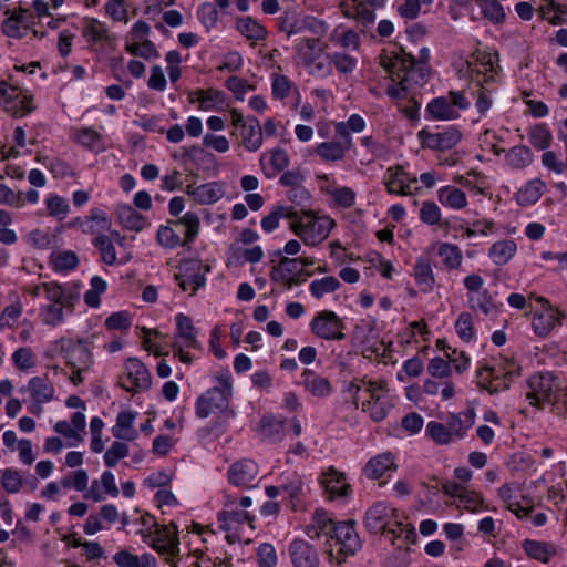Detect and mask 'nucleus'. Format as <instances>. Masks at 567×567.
<instances>
[{"label": "nucleus", "mask_w": 567, "mask_h": 567, "mask_svg": "<svg viewBox=\"0 0 567 567\" xmlns=\"http://www.w3.org/2000/svg\"><path fill=\"white\" fill-rule=\"evenodd\" d=\"M265 254L260 246L255 245L252 247L244 248L238 243H233L229 247V262L244 264L251 262L257 264L261 261Z\"/></svg>", "instance_id": "52"}, {"label": "nucleus", "mask_w": 567, "mask_h": 567, "mask_svg": "<svg viewBox=\"0 0 567 567\" xmlns=\"http://www.w3.org/2000/svg\"><path fill=\"white\" fill-rule=\"evenodd\" d=\"M260 165L268 177L275 176L288 167V153L282 148L270 150L261 155Z\"/></svg>", "instance_id": "43"}, {"label": "nucleus", "mask_w": 567, "mask_h": 567, "mask_svg": "<svg viewBox=\"0 0 567 567\" xmlns=\"http://www.w3.org/2000/svg\"><path fill=\"white\" fill-rule=\"evenodd\" d=\"M175 277L181 289L189 295H194L205 284L203 276L194 275V262L186 264L182 268V272Z\"/></svg>", "instance_id": "59"}, {"label": "nucleus", "mask_w": 567, "mask_h": 567, "mask_svg": "<svg viewBox=\"0 0 567 567\" xmlns=\"http://www.w3.org/2000/svg\"><path fill=\"white\" fill-rule=\"evenodd\" d=\"M360 548L361 542L354 528V523L351 520L337 523L326 544V551L330 560L337 564H341Z\"/></svg>", "instance_id": "7"}, {"label": "nucleus", "mask_w": 567, "mask_h": 567, "mask_svg": "<svg viewBox=\"0 0 567 567\" xmlns=\"http://www.w3.org/2000/svg\"><path fill=\"white\" fill-rule=\"evenodd\" d=\"M0 106L16 117H23L33 112L37 104L30 90L1 81Z\"/></svg>", "instance_id": "9"}, {"label": "nucleus", "mask_w": 567, "mask_h": 567, "mask_svg": "<svg viewBox=\"0 0 567 567\" xmlns=\"http://www.w3.org/2000/svg\"><path fill=\"white\" fill-rule=\"evenodd\" d=\"M189 101L204 112H219L227 106L225 93L216 89L195 90L190 93Z\"/></svg>", "instance_id": "30"}, {"label": "nucleus", "mask_w": 567, "mask_h": 567, "mask_svg": "<svg viewBox=\"0 0 567 567\" xmlns=\"http://www.w3.org/2000/svg\"><path fill=\"white\" fill-rule=\"evenodd\" d=\"M216 385L197 398L196 415L206 419L212 414L225 412L233 395V378L228 371L216 375Z\"/></svg>", "instance_id": "6"}, {"label": "nucleus", "mask_w": 567, "mask_h": 567, "mask_svg": "<svg viewBox=\"0 0 567 567\" xmlns=\"http://www.w3.org/2000/svg\"><path fill=\"white\" fill-rule=\"evenodd\" d=\"M29 393L31 399V412L40 415L43 405L56 399V390L47 374L32 377L29 379L25 388L21 389Z\"/></svg>", "instance_id": "18"}, {"label": "nucleus", "mask_w": 567, "mask_h": 567, "mask_svg": "<svg viewBox=\"0 0 567 567\" xmlns=\"http://www.w3.org/2000/svg\"><path fill=\"white\" fill-rule=\"evenodd\" d=\"M436 254L441 258L442 264L446 270H460L464 257L461 248L451 243L437 244Z\"/></svg>", "instance_id": "50"}, {"label": "nucleus", "mask_w": 567, "mask_h": 567, "mask_svg": "<svg viewBox=\"0 0 567 567\" xmlns=\"http://www.w3.org/2000/svg\"><path fill=\"white\" fill-rule=\"evenodd\" d=\"M115 215L118 223L128 230L141 231L146 225V218L128 204H118L115 207Z\"/></svg>", "instance_id": "45"}, {"label": "nucleus", "mask_w": 567, "mask_h": 567, "mask_svg": "<svg viewBox=\"0 0 567 567\" xmlns=\"http://www.w3.org/2000/svg\"><path fill=\"white\" fill-rule=\"evenodd\" d=\"M522 548L529 558L543 564L549 563L558 553V548L555 544L535 539H525L522 543Z\"/></svg>", "instance_id": "41"}, {"label": "nucleus", "mask_w": 567, "mask_h": 567, "mask_svg": "<svg viewBox=\"0 0 567 567\" xmlns=\"http://www.w3.org/2000/svg\"><path fill=\"white\" fill-rule=\"evenodd\" d=\"M517 492L518 487L515 484H505L498 489V495L509 511L515 513L517 517H524L528 514V509L518 504Z\"/></svg>", "instance_id": "61"}, {"label": "nucleus", "mask_w": 567, "mask_h": 567, "mask_svg": "<svg viewBox=\"0 0 567 567\" xmlns=\"http://www.w3.org/2000/svg\"><path fill=\"white\" fill-rule=\"evenodd\" d=\"M365 128V121L359 114H352L346 122L336 124L337 135L344 140L347 144L352 145V137L350 133H361Z\"/></svg>", "instance_id": "60"}, {"label": "nucleus", "mask_w": 567, "mask_h": 567, "mask_svg": "<svg viewBox=\"0 0 567 567\" xmlns=\"http://www.w3.org/2000/svg\"><path fill=\"white\" fill-rule=\"evenodd\" d=\"M403 513L391 507L384 502H377L365 513L364 524L371 533H395L396 527H402Z\"/></svg>", "instance_id": "10"}, {"label": "nucleus", "mask_w": 567, "mask_h": 567, "mask_svg": "<svg viewBox=\"0 0 567 567\" xmlns=\"http://www.w3.org/2000/svg\"><path fill=\"white\" fill-rule=\"evenodd\" d=\"M121 239L122 237L120 233L113 229L104 235H99L95 237L93 244L99 249L104 264L111 266L116 262L117 256L113 243H120Z\"/></svg>", "instance_id": "46"}, {"label": "nucleus", "mask_w": 567, "mask_h": 567, "mask_svg": "<svg viewBox=\"0 0 567 567\" xmlns=\"http://www.w3.org/2000/svg\"><path fill=\"white\" fill-rule=\"evenodd\" d=\"M288 554L293 567H319L317 550L303 539H295L289 544Z\"/></svg>", "instance_id": "32"}, {"label": "nucleus", "mask_w": 567, "mask_h": 567, "mask_svg": "<svg viewBox=\"0 0 567 567\" xmlns=\"http://www.w3.org/2000/svg\"><path fill=\"white\" fill-rule=\"evenodd\" d=\"M301 384L306 391L317 398H327L332 393L331 382L310 369L301 373Z\"/></svg>", "instance_id": "38"}, {"label": "nucleus", "mask_w": 567, "mask_h": 567, "mask_svg": "<svg viewBox=\"0 0 567 567\" xmlns=\"http://www.w3.org/2000/svg\"><path fill=\"white\" fill-rule=\"evenodd\" d=\"M326 50L327 44L318 38H300L293 45V60L305 66L322 58Z\"/></svg>", "instance_id": "28"}, {"label": "nucleus", "mask_w": 567, "mask_h": 567, "mask_svg": "<svg viewBox=\"0 0 567 567\" xmlns=\"http://www.w3.org/2000/svg\"><path fill=\"white\" fill-rule=\"evenodd\" d=\"M137 412L132 410H122L112 426L113 436L122 441H134L138 437V430L135 427Z\"/></svg>", "instance_id": "37"}, {"label": "nucleus", "mask_w": 567, "mask_h": 567, "mask_svg": "<svg viewBox=\"0 0 567 567\" xmlns=\"http://www.w3.org/2000/svg\"><path fill=\"white\" fill-rule=\"evenodd\" d=\"M11 361L14 369L24 374L34 372L38 365L37 354L29 347L17 348L11 354Z\"/></svg>", "instance_id": "53"}, {"label": "nucleus", "mask_w": 567, "mask_h": 567, "mask_svg": "<svg viewBox=\"0 0 567 567\" xmlns=\"http://www.w3.org/2000/svg\"><path fill=\"white\" fill-rule=\"evenodd\" d=\"M497 58L493 53L477 51L466 61L471 78L480 85L493 82L497 75Z\"/></svg>", "instance_id": "19"}, {"label": "nucleus", "mask_w": 567, "mask_h": 567, "mask_svg": "<svg viewBox=\"0 0 567 567\" xmlns=\"http://www.w3.org/2000/svg\"><path fill=\"white\" fill-rule=\"evenodd\" d=\"M395 457L391 452H383L371 457L364 466V474L370 480H379L396 471Z\"/></svg>", "instance_id": "35"}, {"label": "nucleus", "mask_w": 567, "mask_h": 567, "mask_svg": "<svg viewBox=\"0 0 567 567\" xmlns=\"http://www.w3.org/2000/svg\"><path fill=\"white\" fill-rule=\"evenodd\" d=\"M293 210L295 208L292 206L279 205L274 207L272 210L261 219V228L266 233H272L279 227L280 219H287L289 229L291 230Z\"/></svg>", "instance_id": "56"}, {"label": "nucleus", "mask_w": 567, "mask_h": 567, "mask_svg": "<svg viewBox=\"0 0 567 567\" xmlns=\"http://www.w3.org/2000/svg\"><path fill=\"white\" fill-rule=\"evenodd\" d=\"M417 178L409 174L401 166L389 167L384 174V185L390 194L409 196L416 187Z\"/></svg>", "instance_id": "26"}, {"label": "nucleus", "mask_w": 567, "mask_h": 567, "mask_svg": "<svg viewBox=\"0 0 567 567\" xmlns=\"http://www.w3.org/2000/svg\"><path fill=\"white\" fill-rule=\"evenodd\" d=\"M332 518L323 509H316L311 522L308 524L306 533L310 538H319L323 535H331L333 532Z\"/></svg>", "instance_id": "51"}, {"label": "nucleus", "mask_w": 567, "mask_h": 567, "mask_svg": "<svg viewBox=\"0 0 567 567\" xmlns=\"http://www.w3.org/2000/svg\"><path fill=\"white\" fill-rule=\"evenodd\" d=\"M462 134L455 126H449L440 132L421 130L417 138L425 148L445 151L454 147L461 141Z\"/></svg>", "instance_id": "25"}, {"label": "nucleus", "mask_w": 567, "mask_h": 567, "mask_svg": "<svg viewBox=\"0 0 567 567\" xmlns=\"http://www.w3.org/2000/svg\"><path fill=\"white\" fill-rule=\"evenodd\" d=\"M506 163L514 169H523L533 161V154L527 146L517 145L506 153Z\"/></svg>", "instance_id": "64"}, {"label": "nucleus", "mask_w": 567, "mask_h": 567, "mask_svg": "<svg viewBox=\"0 0 567 567\" xmlns=\"http://www.w3.org/2000/svg\"><path fill=\"white\" fill-rule=\"evenodd\" d=\"M437 200L444 207L454 210H462L468 205L465 192L453 185L439 188Z\"/></svg>", "instance_id": "49"}, {"label": "nucleus", "mask_w": 567, "mask_h": 567, "mask_svg": "<svg viewBox=\"0 0 567 567\" xmlns=\"http://www.w3.org/2000/svg\"><path fill=\"white\" fill-rule=\"evenodd\" d=\"M43 204L48 216L56 220L65 219L71 210L69 200L55 193L47 194Z\"/></svg>", "instance_id": "57"}, {"label": "nucleus", "mask_w": 567, "mask_h": 567, "mask_svg": "<svg viewBox=\"0 0 567 567\" xmlns=\"http://www.w3.org/2000/svg\"><path fill=\"white\" fill-rule=\"evenodd\" d=\"M546 189V183L540 178L528 181L515 194V199L519 206H530L536 204Z\"/></svg>", "instance_id": "48"}, {"label": "nucleus", "mask_w": 567, "mask_h": 567, "mask_svg": "<svg viewBox=\"0 0 567 567\" xmlns=\"http://www.w3.org/2000/svg\"><path fill=\"white\" fill-rule=\"evenodd\" d=\"M369 399L361 402V409L368 413L374 422L383 421L394 406L393 396L390 394L388 383L377 380L367 388Z\"/></svg>", "instance_id": "11"}, {"label": "nucleus", "mask_w": 567, "mask_h": 567, "mask_svg": "<svg viewBox=\"0 0 567 567\" xmlns=\"http://www.w3.org/2000/svg\"><path fill=\"white\" fill-rule=\"evenodd\" d=\"M259 468L255 461L244 458L235 462L228 470V480L231 484L240 487L252 486Z\"/></svg>", "instance_id": "34"}, {"label": "nucleus", "mask_w": 567, "mask_h": 567, "mask_svg": "<svg viewBox=\"0 0 567 567\" xmlns=\"http://www.w3.org/2000/svg\"><path fill=\"white\" fill-rule=\"evenodd\" d=\"M322 27L317 19L295 12H286L279 19V30L288 38L306 32L319 33Z\"/></svg>", "instance_id": "23"}, {"label": "nucleus", "mask_w": 567, "mask_h": 567, "mask_svg": "<svg viewBox=\"0 0 567 567\" xmlns=\"http://www.w3.org/2000/svg\"><path fill=\"white\" fill-rule=\"evenodd\" d=\"M271 280L286 287L292 288L301 282L302 265L296 258H281L271 270Z\"/></svg>", "instance_id": "27"}, {"label": "nucleus", "mask_w": 567, "mask_h": 567, "mask_svg": "<svg viewBox=\"0 0 567 567\" xmlns=\"http://www.w3.org/2000/svg\"><path fill=\"white\" fill-rule=\"evenodd\" d=\"M64 292L66 293V302L61 301H49V303H43L39 309V319L42 324L47 327H58L60 326L68 312H72L75 302L79 299V295L73 288L65 284Z\"/></svg>", "instance_id": "17"}, {"label": "nucleus", "mask_w": 567, "mask_h": 567, "mask_svg": "<svg viewBox=\"0 0 567 567\" xmlns=\"http://www.w3.org/2000/svg\"><path fill=\"white\" fill-rule=\"evenodd\" d=\"M151 374L146 365L136 358H130L125 363V372L121 379L122 386L128 392H140L151 386Z\"/></svg>", "instance_id": "21"}, {"label": "nucleus", "mask_w": 567, "mask_h": 567, "mask_svg": "<svg viewBox=\"0 0 567 567\" xmlns=\"http://www.w3.org/2000/svg\"><path fill=\"white\" fill-rule=\"evenodd\" d=\"M475 411L473 409H467L457 414H450L446 417V429L453 442L463 440L466 436L467 431L475 423Z\"/></svg>", "instance_id": "36"}, {"label": "nucleus", "mask_w": 567, "mask_h": 567, "mask_svg": "<svg viewBox=\"0 0 567 567\" xmlns=\"http://www.w3.org/2000/svg\"><path fill=\"white\" fill-rule=\"evenodd\" d=\"M471 309L488 316L496 312V305L487 289L467 296Z\"/></svg>", "instance_id": "63"}, {"label": "nucleus", "mask_w": 567, "mask_h": 567, "mask_svg": "<svg viewBox=\"0 0 567 567\" xmlns=\"http://www.w3.org/2000/svg\"><path fill=\"white\" fill-rule=\"evenodd\" d=\"M470 105L463 92L451 91L447 95L433 99L426 106V113L435 121H452L458 118L460 112Z\"/></svg>", "instance_id": "12"}, {"label": "nucleus", "mask_w": 567, "mask_h": 567, "mask_svg": "<svg viewBox=\"0 0 567 567\" xmlns=\"http://www.w3.org/2000/svg\"><path fill=\"white\" fill-rule=\"evenodd\" d=\"M443 493L456 499V507L476 513L487 507L481 493L470 489L457 483H446L443 485Z\"/></svg>", "instance_id": "22"}, {"label": "nucleus", "mask_w": 567, "mask_h": 567, "mask_svg": "<svg viewBox=\"0 0 567 567\" xmlns=\"http://www.w3.org/2000/svg\"><path fill=\"white\" fill-rule=\"evenodd\" d=\"M344 324L336 312L322 310L310 322V330L317 337L324 340H343Z\"/></svg>", "instance_id": "20"}, {"label": "nucleus", "mask_w": 567, "mask_h": 567, "mask_svg": "<svg viewBox=\"0 0 567 567\" xmlns=\"http://www.w3.org/2000/svg\"><path fill=\"white\" fill-rule=\"evenodd\" d=\"M380 63L390 76L386 93L394 100L409 99L424 78L422 68L416 66L414 59L404 52L385 50Z\"/></svg>", "instance_id": "1"}, {"label": "nucleus", "mask_w": 567, "mask_h": 567, "mask_svg": "<svg viewBox=\"0 0 567 567\" xmlns=\"http://www.w3.org/2000/svg\"><path fill=\"white\" fill-rule=\"evenodd\" d=\"M120 489L115 483V476L111 471H104L100 478L91 482V486L84 494V497L93 502H102L107 496L117 497Z\"/></svg>", "instance_id": "31"}, {"label": "nucleus", "mask_w": 567, "mask_h": 567, "mask_svg": "<svg viewBox=\"0 0 567 567\" xmlns=\"http://www.w3.org/2000/svg\"><path fill=\"white\" fill-rule=\"evenodd\" d=\"M520 365L513 355H493L476 373L480 388L489 393H497L511 386V383L519 377Z\"/></svg>", "instance_id": "3"}, {"label": "nucleus", "mask_w": 567, "mask_h": 567, "mask_svg": "<svg viewBox=\"0 0 567 567\" xmlns=\"http://www.w3.org/2000/svg\"><path fill=\"white\" fill-rule=\"evenodd\" d=\"M539 308L535 309L530 320L533 332L540 338L548 337L555 328L559 327L566 313L554 307L546 298H537Z\"/></svg>", "instance_id": "15"}, {"label": "nucleus", "mask_w": 567, "mask_h": 567, "mask_svg": "<svg viewBox=\"0 0 567 567\" xmlns=\"http://www.w3.org/2000/svg\"><path fill=\"white\" fill-rule=\"evenodd\" d=\"M65 284H59L56 281H45L38 285H29L25 287L27 293L33 298H38L44 295L48 301H61L66 302V293L64 292Z\"/></svg>", "instance_id": "42"}, {"label": "nucleus", "mask_w": 567, "mask_h": 567, "mask_svg": "<svg viewBox=\"0 0 567 567\" xmlns=\"http://www.w3.org/2000/svg\"><path fill=\"white\" fill-rule=\"evenodd\" d=\"M453 182L465 188L472 195L488 194L489 185L486 176L476 171H470L465 174H456L453 176Z\"/></svg>", "instance_id": "39"}, {"label": "nucleus", "mask_w": 567, "mask_h": 567, "mask_svg": "<svg viewBox=\"0 0 567 567\" xmlns=\"http://www.w3.org/2000/svg\"><path fill=\"white\" fill-rule=\"evenodd\" d=\"M529 391L526 394L528 403L537 409L553 404L563 395H567V384L563 378L551 372H540L528 379Z\"/></svg>", "instance_id": "5"}, {"label": "nucleus", "mask_w": 567, "mask_h": 567, "mask_svg": "<svg viewBox=\"0 0 567 567\" xmlns=\"http://www.w3.org/2000/svg\"><path fill=\"white\" fill-rule=\"evenodd\" d=\"M185 193L200 205H212L225 196V184L209 182L200 185L188 184Z\"/></svg>", "instance_id": "29"}, {"label": "nucleus", "mask_w": 567, "mask_h": 567, "mask_svg": "<svg viewBox=\"0 0 567 567\" xmlns=\"http://www.w3.org/2000/svg\"><path fill=\"white\" fill-rule=\"evenodd\" d=\"M284 430L285 422L282 420L276 419L275 416H265L259 424L260 435L271 442L282 440Z\"/></svg>", "instance_id": "62"}, {"label": "nucleus", "mask_w": 567, "mask_h": 567, "mask_svg": "<svg viewBox=\"0 0 567 567\" xmlns=\"http://www.w3.org/2000/svg\"><path fill=\"white\" fill-rule=\"evenodd\" d=\"M137 336L142 340V346L146 351L154 353L156 357L168 354L162 347V341L165 339V336L161 331L142 327L138 329Z\"/></svg>", "instance_id": "54"}, {"label": "nucleus", "mask_w": 567, "mask_h": 567, "mask_svg": "<svg viewBox=\"0 0 567 567\" xmlns=\"http://www.w3.org/2000/svg\"><path fill=\"white\" fill-rule=\"evenodd\" d=\"M352 145L347 144L344 140L322 142L317 145L316 152L323 161H340Z\"/></svg>", "instance_id": "58"}, {"label": "nucleus", "mask_w": 567, "mask_h": 567, "mask_svg": "<svg viewBox=\"0 0 567 567\" xmlns=\"http://www.w3.org/2000/svg\"><path fill=\"white\" fill-rule=\"evenodd\" d=\"M236 29L243 37L251 41H262L268 35L266 27L251 17L237 19Z\"/></svg>", "instance_id": "55"}, {"label": "nucleus", "mask_w": 567, "mask_h": 567, "mask_svg": "<svg viewBox=\"0 0 567 567\" xmlns=\"http://www.w3.org/2000/svg\"><path fill=\"white\" fill-rule=\"evenodd\" d=\"M72 140L82 147L100 153L106 148L104 137L93 127L83 126L72 133Z\"/></svg>", "instance_id": "40"}, {"label": "nucleus", "mask_w": 567, "mask_h": 567, "mask_svg": "<svg viewBox=\"0 0 567 567\" xmlns=\"http://www.w3.org/2000/svg\"><path fill=\"white\" fill-rule=\"evenodd\" d=\"M59 343L65 367L70 371V382L74 385L82 384L94 365V357L89 348V341L82 338H62Z\"/></svg>", "instance_id": "4"}, {"label": "nucleus", "mask_w": 567, "mask_h": 567, "mask_svg": "<svg viewBox=\"0 0 567 567\" xmlns=\"http://www.w3.org/2000/svg\"><path fill=\"white\" fill-rule=\"evenodd\" d=\"M517 252V244L514 239H501L492 244L488 257L495 266L507 265Z\"/></svg>", "instance_id": "47"}, {"label": "nucleus", "mask_w": 567, "mask_h": 567, "mask_svg": "<svg viewBox=\"0 0 567 567\" xmlns=\"http://www.w3.org/2000/svg\"><path fill=\"white\" fill-rule=\"evenodd\" d=\"M320 485L329 499H344L352 494V487L348 482L346 474L333 466L328 467L320 476Z\"/></svg>", "instance_id": "24"}, {"label": "nucleus", "mask_w": 567, "mask_h": 567, "mask_svg": "<svg viewBox=\"0 0 567 567\" xmlns=\"http://www.w3.org/2000/svg\"><path fill=\"white\" fill-rule=\"evenodd\" d=\"M231 124L238 132L240 145L248 152H257L264 142L262 128L254 116L244 117L237 109L229 111Z\"/></svg>", "instance_id": "14"}, {"label": "nucleus", "mask_w": 567, "mask_h": 567, "mask_svg": "<svg viewBox=\"0 0 567 567\" xmlns=\"http://www.w3.org/2000/svg\"><path fill=\"white\" fill-rule=\"evenodd\" d=\"M145 544L162 556L165 561L173 563L181 551L178 526L174 522L167 525H158Z\"/></svg>", "instance_id": "13"}, {"label": "nucleus", "mask_w": 567, "mask_h": 567, "mask_svg": "<svg viewBox=\"0 0 567 567\" xmlns=\"http://www.w3.org/2000/svg\"><path fill=\"white\" fill-rule=\"evenodd\" d=\"M6 19L1 24L2 33L12 39H22L30 33L37 34L34 30V16L22 7L8 9L4 12Z\"/></svg>", "instance_id": "16"}, {"label": "nucleus", "mask_w": 567, "mask_h": 567, "mask_svg": "<svg viewBox=\"0 0 567 567\" xmlns=\"http://www.w3.org/2000/svg\"><path fill=\"white\" fill-rule=\"evenodd\" d=\"M174 321L175 332L171 344L173 355L181 362L190 364L194 360L190 350H202V343L198 340V329L193 324L190 318L184 313H177Z\"/></svg>", "instance_id": "8"}, {"label": "nucleus", "mask_w": 567, "mask_h": 567, "mask_svg": "<svg viewBox=\"0 0 567 567\" xmlns=\"http://www.w3.org/2000/svg\"><path fill=\"white\" fill-rule=\"evenodd\" d=\"M413 277L419 289L424 293H430L435 287V276L431 262L420 257L413 266Z\"/></svg>", "instance_id": "44"}, {"label": "nucleus", "mask_w": 567, "mask_h": 567, "mask_svg": "<svg viewBox=\"0 0 567 567\" xmlns=\"http://www.w3.org/2000/svg\"><path fill=\"white\" fill-rule=\"evenodd\" d=\"M74 224L80 227L82 233L91 235H104L112 230L111 219L107 214L100 208H92L90 215L83 218H76Z\"/></svg>", "instance_id": "33"}, {"label": "nucleus", "mask_w": 567, "mask_h": 567, "mask_svg": "<svg viewBox=\"0 0 567 567\" xmlns=\"http://www.w3.org/2000/svg\"><path fill=\"white\" fill-rule=\"evenodd\" d=\"M336 226V220L328 214L312 209L293 210L291 231L307 247L321 245Z\"/></svg>", "instance_id": "2"}]
</instances>
